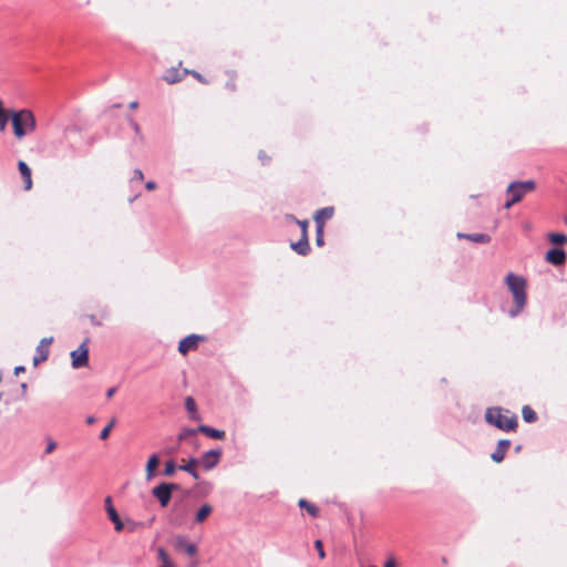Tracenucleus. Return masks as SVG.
Segmentation results:
<instances>
[{"instance_id": "f257e3e1", "label": "nucleus", "mask_w": 567, "mask_h": 567, "mask_svg": "<svg viewBox=\"0 0 567 567\" xmlns=\"http://www.w3.org/2000/svg\"><path fill=\"white\" fill-rule=\"evenodd\" d=\"M505 284L508 290L513 295L514 299V308L508 311L511 318L517 317L525 308L527 302V293H526V280L518 275L513 272L507 274L505 277Z\"/></svg>"}, {"instance_id": "f03ea898", "label": "nucleus", "mask_w": 567, "mask_h": 567, "mask_svg": "<svg viewBox=\"0 0 567 567\" xmlns=\"http://www.w3.org/2000/svg\"><path fill=\"white\" fill-rule=\"evenodd\" d=\"M11 123L13 134L17 140L21 141L37 128V120L31 110L23 109L11 113Z\"/></svg>"}, {"instance_id": "7ed1b4c3", "label": "nucleus", "mask_w": 567, "mask_h": 567, "mask_svg": "<svg viewBox=\"0 0 567 567\" xmlns=\"http://www.w3.org/2000/svg\"><path fill=\"white\" fill-rule=\"evenodd\" d=\"M485 420L488 424L503 431H513L517 426L516 415H509V411L503 414L501 408H488L485 413Z\"/></svg>"}, {"instance_id": "20e7f679", "label": "nucleus", "mask_w": 567, "mask_h": 567, "mask_svg": "<svg viewBox=\"0 0 567 567\" xmlns=\"http://www.w3.org/2000/svg\"><path fill=\"white\" fill-rule=\"evenodd\" d=\"M536 188L534 181H515L506 188L507 200L504 204L505 209H509L514 204L520 202L524 196Z\"/></svg>"}, {"instance_id": "39448f33", "label": "nucleus", "mask_w": 567, "mask_h": 567, "mask_svg": "<svg viewBox=\"0 0 567 567\" xmlns=\"http://www.w3.org/2000/svg\"><path fill=\"white\" fill-rule=\"evenodd\" d=\"M178 488V484L163 482L152 489V494L158 499L162 507H166L172 498L173 491Z\"/></svg>"}, {"instance_id": "423d86ee", "label": "nucleus", "mask_w": 567, "mask_h": 567, "mask_svg": "<svg viewBox=\"0 0 567 567\" xmlns=\"http://www.w3.org/2000/svg\"><path fill=\"white\" fill-rule=\"evenodd\" d=\"M188 516V506L182 502H176L172 509L169 515V524L174 527H181L183 526Z\"/></svg>"}, {"instance_id": "0eeeda50", "label": "nucleus", "mask_w": 567, "mask_h": 567, "mask_svg": "<svg viewBox=\"0 0 567 567\" xmlns=\"http://www.w3.org/2000/svg\"><path fill=\"white\" fill-rule=\"evenodd\" d=\"M72 367L79 369L87 365L89 362V348L84 341L76 350L71 352Z\"/></svg>"}, {"instance_id": "6e6552de", "label": "nucleus", "mask_w": 567, "mask_h": 567, "mask_svg": "<svg viewBox=\"0 0 567 567\" xmlns=\"http://www.w3.org/2000/svg\"><path fill=\"white\" fill-rule=\"evenodd\" d=\"M221 456V450H209L203 454L200 460H198V463L206 470L210 471L213 470L220 460Z\"/></svg>"}, {"instance_id": "1a4fd4ad", "label": "nucleus", "mask_w": 567, "mask_h": 567, "mask_svg": "<svg viewBox=\"0 0 567 567\" xmlns=\"http://www.w3.org/2000/svg\"><path fill=\"white\" fill-rule=\"evenodd\" d=\"M203 340V337L198 334H189L186 338L182 339L178 344V351L183 355L187 354L189 351L197 349L198 342Z\"/></svg>"}, {"instance_id": "9d476101", "label": "nucleus", "mask_w": 567, "mask_h": 567, "mask_svg": "<svg viewBox=\"0 0 567 567\" xmlns=\"http://www.w3.org/2000/svg\"><path fill=\"white\" fill-rule=\"evenodd\" d=\"M53 342V338L52 337H49V338H43L39 346L37 347V353L33 358V362L34 364L37 365L38 363L40 362H43L48 359L49 357V346Z\"/></svg>"}, {"instance_id": "9b49d317", "label": "nucleus", "mask_w": 567, "mask_h": 567, "mask_svg": "<svg viewBox=\"0 0 567 567\" xmlns=\"http://www.w3.org/2000/svg\"><path fill=\"white\" fill-rule=\"evenodd\" d=\"M105 503V509L107 512V515H109V518L112 520V523L114 524V528L116 532H121L124 529V524L123 522L121 520L115 507L113 506L112 504V498L111 496H107L104 501Z\"/></svg>"}, {"instance_id": "f8f14e48", "label": "nucleus", "mask_w": 567, "mask_h": 567, "mask_svg": "<svg viewBox=\"0 0 567 567\" xmlns=\"http://www.w3.org/2000/svg\"><path fill=\"white\" fill-rule=\"evenodd\" d=\"M566 260V254L560 248H551L546 254V261L554 266H560Z\"/></svg>"}, {"instance_id": "ddd939ff", "label": "nucleus", "mask_w": 567, "mask_h": 567, "mask_svg": "<svg viewBox=\"0 0 567 567\" xmlns=\"http://www.w3.org/2000/svg\"><path fill=\"white\" fill-rule=\"evenodd\" d=\"M188 73L189 71L186 69L183 72H181L178 68H171L165 72L163 80L168 84H174L182 81L184 76Z\"/></svg>"}, {"instance_id": "4468645a", "label": "nucleus", "mask_w": 567, "mask_h": 567, "mask_svg": "<svg viewBox=\"0 0 567 567\" xmlns=\"http://www.w3.org/2000/svg\"><path fill=\"white\" fill-rule=\"evenodd\" d=\"M509 446H511L509 440H499L495 451L491 454V458L496 463H501L504 460L505 454H506L507 450L509 449Z\"/></svg>"}, {"instance_id": "2eb2a0df", "label": "nucleus", "mask_w": 567, "mask_h": 567, "mask_svg": "<svg viewBox=\"0 0 567 567\" xmlns=\"http://www.w3.org/2000/svg\"><path fill=\"white\" fill-rule=\"evenodd\" d=\"M175 547L183 549L188 556H195L197 554V546L189 543L184 536H177L175 538Z\"/></svg>"}, {"instance_id": "dca6fc26", "label": "nucleus", "mask_w": 567, "mask_h": 567, "mask_svg": "<svg viewBox=\"0 0 567 567\" xmlns=\"http://www.w3.org/2000/svg\"><path fill=\"white\" fill-rule=\"evenodd\" d=\"M18 169L24 182V189L30 190L32 187L31 169L28 164L23 161L18 162Z\"/></svg>"}, {"instance_id": "f3484780", "label": "nucleus", "mask_w": 567, "mask_h": 567, "mask_svg": "<svg viewBox=\"0 0 567 567\" xmlns=\"http://www.w3.org/2000/svg\"><path fill=\"white\" fill-rule=\"evenodd\" d=\"M291 249L300 256H307L310 251L308 235L301 236L297 243L290 245Z\"/></svg>"}, {"instance_id": "a211bd4d", "label": "nucleus", "mask_w": 567, "mask_h": 567, "mask_svg": "<svg viewBox=\"0 0 567 567\" xmlns=\"http://www.w3.org/2000/svg\"><path fill=\"white\" fill-rule=\"evenodd\" d=\"M457 237L465 238V239L471 240L476 244H487L491 241V236L487 234H483V233H474V234L458 233Z\"/></svg>"}, {"instance_id": "6ab92c4d", "label": "nucleus", "mask_w": 567, "mask_h": 567, "mask_svg": "<svg viewBox=\"0 0 567 567\" xmlns=\"http://www.w3.org/2000/svg\"><path fill=\"white\" fill-rule=\"evenodd\" d=\"M333 213V207H324L316 212L313 219L316 224L320 223L324 227V221L332 218Z\"/></svg>"}, {"instance_id": "aec40b11", "label": "nucleus", "mask_w": 567, "mask_h": 567, "mask_svg": "<svg viewBox=\"0 0 567 567\" xmlns=\"http://www.w3.org/2000/svg\"><path fill=\"white\" fill-rule=\"evenodd\" d=\"M198 431L200 433H204L208 437L215 439V440H224L225 439V432L221 430H217L214 427H210L208 425H199Z\"/></svg>"}, {"instance_id": "412c9836", "label": "nucleus", "mask_w": 567, "mask_h": 567, "mask_svg": "<svg viewBox=\"0 0 567 567\" xmlns=\"http://www.w3.org/2000/svg\"><path fill=\"white\" fill-rule=\"evenodd\" d=\"M159 464V457L157 454H153L150 456L147 463H146V480L151 481L155 476V468Z\"/></svg>"}, {"instance_id": "4be33fe9", "label": "nucleus", "mask_w": 567, "mask_h": 567, "mask_svg": "<svg viewBox=\"0 0 567 567\" xmlns=\"http://www.w3.org/2000/svg\"><path fill=\"white\" fill-rule=\"evenodd\" d=\"M185 408H186L187 412L189 413L190 420H193V421L200 420V416L197 412L196 402L192 396H187L185 399Z\"/></svg>"}, {"instance_id": "5701e85b", "label": "nucleus", "mask_w": 567, "mask_h": 567, "mask_svg": "<svg viewBox=\"0 0 567 567\" xmlns=\"http://www.w3.org/2000/svg\"><path fill=\"white\" fill-rule=\"evenodd\" d=\"M199 464L197 458L192 457L187 464L179 465V470L189 473L195 480L199 478L195 466Z\"/></svg>"}, {"instance_id": "b1692460", "label": "nucleus", "mask_w": 567, "mask_h": 567, "mask_svg": "<svg viewBox=\"0 0 567 567\" xmlns=\"http://www.w3.org/2000/svg\"><path fill=\"white\" fill-rule=\"evenodd\" d=\"M213 512V507L209 504H204L200 506V508L197 511L195 515V523H203Z\"/></svg>"}, {"instance_id": "393cba45", "label": "nucleus", "mask_w": 567, "mask_h": 567, "mask_svg": "<svg viewBox=\"0 0 567 567\" xmlns=\"http://www.w3.org/2000/svg\"><path fill=\"white\" fill-rule=\"evenodd\" d=\"M298 505L300 506V508L306 509L311 517H317L319 515V508L316 505L306 501L305 498H301L298 502Z\"/></svg>"}, {"instance_id": "a878e982", "label": "nucleus", "mask_w": 567, "mask_h": 567, "mask_svg": "<svg viewBox=\"0 0 567 567\" xmlns=\"http://www.w3.org/2000/svg\"><path fill=\"white\" fill-rule=\"evenodd\" d=\"M523 419L527 423L535 422L537 420L536 412L528 405H525L522 410Z\"/></svg>"}, {"instance_id": "bb28decb", "label": "nucleus", "mask_w": 567, "mask_h": 567, "mask_svg": "<svg viewBox=\"0 0 567 567\" xmlns=\"http://www.w3.org/2000/svg\"><path fill=\"white\" fill-rule=\"evenodd\" d=\"M549 240L556 245H563L567 243V236L564 234L551 233L548 235Z\"/></svg>"}, {"instance_id": "cd10ccee", "label": "nucleus", "mask_w": 567, "mask_h": 567, "mask_svg": "<svg viewBox=\"0 0 567 567\" xmlns=\"http://www.w3.org/2000/svg\"><path fill=\"white\" fill-rule=\"evenodd\" d=\"M316 244L318 246H323V227L320 223L316 224Z\"/></svg>"}, {"instance_id": "c85d7f7f", "label": "nucleus", "mask_w": 567, "mask_h": 567, "mask_svg": "<svg viewBox=\"0 0 567 567\" xmlns=\"http://www.w3.org/2000/svg\"><path fill=\"white\" fill-rule=\"evenodd\" d=\"M116 423V420L115 419H112L110 421V423L101 431L100 433V439L101 440H106L112 431V429L114 427Z\"/></svg>"}, {"instance_id": "c756f323", "label": "nucleus", "mask_w": 567, "mask_h": 567, "mask_svg": "<svg viewBox=\"0 0 567 567\" xmlns=\"http://www.w3.org/2000/svg\"><path fill=\"white\" fill-rule=\"evenodd\" d=\"M157 555L164 565H172V560L164 548H162V547L157 548Z\"/></svg>"}, {"instance_id": "7c9ffc66", "label": "nucleus", "mask_w": 567, "mask_h": 567, "mask_svg": "<svg viewBox=\"0 0 567 567\" xmlns=\"http://www.w3.org/2000/svg\"><path fill=\"white\" fill-rule=\"evenodd\" d=\"M176 465L173 461H167L165 463V470H164V475L165 476H173L176 472Z\"/></svg>"}, {"instance_id": "2f4dec72", "label": "nucleus", "mask_w": 567, "mask_h": 567, "mask_svg": "<svg viewBox=\"0 0 567 567\" xmlns=\"http://www.w3.org/2000/svg\"><path fill=\"white\" fill-rule=\"evenodd\" d=\"M198 431V427L197 429H184L179 435H178V440L179 441H183V440H186L188 436H193L195 435Z\"/></svg>"}, {"instance_id": "473e14b6", "label": "nucleus", "mask_w": 567, "mask_h": 567, "mask_svg": "<svg viewBox=\"0 0 567 567\" xmlns=\"http://www.w3.org/2000/svg\"><path fill=\"white\" fill-rule=\"evenodd\" d=\"M144 179V174L140 168L134 169L133 176L130 179L131 184H133L135 181L142 182Z\"/></svg>"}, {"instance_id": "72a5a7b5", "label": "nucleus", "mask_w": 567, "mask_h": 567, "mask_svg": "<svg viewBox=\"0 0 567 567\" xmlns=\"http://www.w3.org/2000/svg\"><path fill=\"white\" fill-rule=\"evenodd\" d=\"M315 548L317 549L319 557L323 559L326 557V553L323 550V544L320 539L315 542Z\"/></svg>"}, {"instance_id": "f704fd0d", "label": "nucleus", "mask_w": 567, "mask_h": 567, "mask_svg": "<svg viewBox=\"0 0 567 567\" xmlns=\"http://www.w3.org/2000/svg\"><path fill=\"white\" fill-rule=\"evenodd\" d=\"M55 449H56V443L53 440H49L44 452H45V454H50Z\"/></svg>"}, {"instance_id": "c9c22d12", "label": "nucleus", "mask_w": 567, "mask_h": 567, "mask_svg": "<svg viewBox=\"0 0 567 567\" xmlns=\"http://www.w3.org/2000/svg\"><path fill=\"white\" fill-rule=\"evenodd\" d=\"M297 223L301 228V236L308 235V233H307L308 220H297Z\"/></svg>"}, {"instance_id": "e433bc0d", "label": "nucleus", "mask_w": 567, "mask_h": 567, "mask_svg": "<svg viewBox=\"0 0 567 567\" xmlns=\"http://www.w3.org/2000/svg\"><path fill=\"white\" fill-rule=\"evenodd\" d=\"M145 188L147 190H154L156 188V183L153 182V181H148L146 184H145Z\"/></svg>"}, {"instance_id": "4c0bfd02", "label": "nucleus", "mask_w": 567, "mask_h": 567, "mask_svg": "<svg viewBox=\"0 0 567 567\" xmlns=\"http://www.w3.org/2000/svg\"><path fill=\"white\" fill-rule=\"evenodd\" d=\"M189 73H190L194 78H196L198 81H200V82L205 83L204 78H203V76H202V74H199L198 72H196V71H192V72H190V71H189Z\"/></svg>"}, {"instance_id": "58836bf2", "label": "nucleus", "mask_w": 567, "mask_h": 567, "mask_svg": "<svg viewBox=\"0 0 567 567\" xmlns=\"http://www.w3.org/2000/svg\"><path fill=\"white\" fill-rule=\"evenodd\" d=\"M115 392H116V388H110V389L106 391V398H107V399L113 398V395L115 394Z\"/></svg>"}, {"instance_id": "ea45409f", "label": "nucleus", "mask_w": 567, "mask_h": 567, "mask_svg": "<svg viewBox=\"0 0 567 567\" xmlns=\"http://www.w3.org/2000/svg\"><path fill=\"white\" fill-rule=\"evenodd\" d=\"M384 567H395V561L393 558H389L385 564H384Z\"/></svg>"}, {"instance_id": "a19ab883", "label": "nucleus", "mask_w": 567, "mask_h": 567, "mask_svg": "<svg viewBox=\"0 0 567 567\" xmlns=\"http://www.w3.org/2000/svg\"><path fill=\"white\" fill-rule=\"evenodd\" d=\"M137 525L138 524H136L134 522H127V527H128L130 532H134Z\"/></svg>"}, {"instance_id": "79ce46f5", "label": "nucleus", "mask_w": 567, "mask_h": 567, "mask_svg": "<svg viewBox=\"0 0 567 567\" xmlns=\"http://www.w3.org/2000/svg\"><path fill=\"white\" fill-rule=\"evenodd\" d=\"M131 125H132V127L134 128V131H135L136 133H138V132H140V125H138L136 122H134V121H133V122L131 123Z\"/></svg>"}, {"instance_id": "37998d69", "label": "nucleus", "mask_w": 567, "mask_h": 567, "mask_svg": "<svg viewBox=\"0 0 567 567\" xmlns=\"http://www.w3.org/2000/svg\"><path fill=\"white\" fill-rule=\"evenodd\" d=\"M24 370H25V369H24V367L19 365V367H17V368L14 369V373H16V374H19V373L23 372Z\"/></svg>"}, {"instance_id": "c03bdc74", "label": "nucleus", "mask_w": 567, "mask_h": 567, "mask_svg": "<svg viewBox=\"0 0 567 567\" xmlns=\"http://www.w3.org/2000/svg\"><path fill=\"white\" fill-rule=\"evenodd\" d=\"M95 422V417L93 415H90L86 417V423L87 424H93Z\"/></svg>"}, {"instance_id": "a18cd8bd", "label": "nucleus", "mask_w": 567, "mask_h": 567, "mask_svg": "<svg viewBox=\"0 0 567 567\" xmlns=\"http://www.w3.org/2000/svg\"><path fill=\"white\" fill-rule=\"evenodd\" d=\"M137 105H138V104H137V102H136V101L131 102V103H130V109L134 110V109H136V107H137Z\"/></svg>"}, {"instance_id": "49530a36", "label": "nucleus", "mask_w": 567, "mask_h": 567, "mask_svg": "<svg viewBox=\"0 0 567 567\" xmlns=\"http://www.w3.org/2000/svg\"><path fill=\"white\" fill-rule=\"evenodd\" d=\"M259 158L264 162V158H265L264 152H259Z\"/></svg>"}, {"instance_id": "de8ad7c7", "label": "nucleus", "mask_w": 567, "mask_h": 567, "mask_svg": "<svg viewBox=\"0 0 567 567\" xmlns=\"http://www.w3.org/2000/svg\"><path fill=\"white\" fill-rule=\"evenodd\" d=\"M138 195H135L132 199H131V203L134 202L135 199H137Z\"/></svg>"}, {"instance_id": "09e8293b", "label": "nucleus", "mask_w": 567, "mask_h": 567, "mask_svg": "<svg viewBox=\"0 0 567 567\" xmlns=\"http://www.w3.org/2000/svg\"><path fill=\"white\" fill-rule=\"evenodd\" d=\"M190 567H196V564H194V565H190Z\"/></svg>"}, {"instance_id": "8fccbe9b", "label": "nucleus", "mask_w": 567, "mask_h": 567, "mask_svg": "<svg viewBox=\"0 0 567 567\" xmlns=\"http://www.w3.org/2000/svg\"><path fill=\"white\" fill-rule=\"evenodd\" d=\"M565 223L567 224V217H566V220H565Z\"/></svg>"}]
</instances>
